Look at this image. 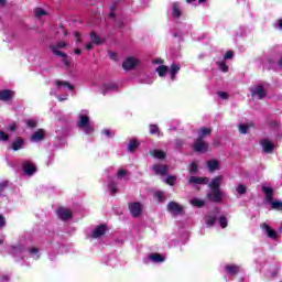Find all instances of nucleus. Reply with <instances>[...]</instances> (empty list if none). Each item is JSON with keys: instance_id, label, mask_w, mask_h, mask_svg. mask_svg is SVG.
Instances as JSON below:
<instances>
[{"instance_id": "f257e3e1", "label": "nucleus", "mask_w": 282, "mask_h": 282, "mask_svg": "<svg viewBox=\"0 0 282 282\" xmlns=\"http://www.w3.org/2000/svg\"><path fill=\"white\" fill-rule=\"evenodd\" d=\"M76 87L67 82V80H55V87L50 91L51 96H57V100L63 102V100H67V91H74Z\"/></svg>"}, {"instance_id": "f03ea898", "label": "nucleus", "mask_w": 282, "mask_h": 282, "mask_svg": "<svg viewBox=\"0 0 282 282\" xmlns=\"http://www.w3.org/2000/svg\"><path fill=\"white\" fill-rule=\"evenodd\" d=\"M76 124L77 129H79V131L85 135H94V131H96L91 120L89 119V110H80L78 112Z\"/></svg>"}, {"instance_id": "7ed1b4c3", "label": "nucleus", "mask_w": 282, "mask_h": 282, "mask_svg": "<svg viewBox=\"0 0 282 282\" xmlns=\"http://www.w3.org/2000/svg\"><path fill=\"white\" fill-rule=\"evenodd\" d=\"M91 87L96 88V91L102 94H109V91H118V85L116 82H105L102 79H96L91 83Z\"/></svg>"}, {"instance_id": "20e7f679", "label": "nucleus", "mask_w": 282, "mask_h": 282, "mask_svg": "<svg viewBox=\"0 0 282 282\" xmlns=\"http://www.w3.org/2000/svg\"><path fill=\"white\" fill-rule=\"evenodd\" d=\"M180 69H181L180 65L172 64L170 68L166 65H160L159 67H156L155 72L161 78H164V76L169 74L171 80H175Z\"/></svg>"}, {"instance_id": "39448f33", "label": "nucleus", "mask_w": 282, "mask_h": 282, "mask_svg": "<svg viewBox=\"0 0 282 282\" xmlns=\"http://www.w3.org/2000/svg\"><path fill=\"white\" fill-rule=\"evenodd\" d=\"M262 193H264L267 202H269V204H271V207L274 210H282V202L275 200L273 202V197H274V189H272V187L268 186V185H262Z\"/></svg>"}, {"instance_id": "423d86ee", "label": "nucleus", "mask_w": 282, "mask_h": 282, "mask_svg": "<svg viewBox=\"0 0 282 282\" xmlns=\"http://www.w3.org/2000/svg\"><path fill=\"white\" fill-rule=\"evenodd\" d=\"M63 47H67V44L65 42H58L57 45H51V52L55 54V56H62L63 63L66 67H69L72 64V61L67 56V54L61 52L59 50H63Z\"/></svg>"}, {"instance_id": "0eeeda50", "label": "nucleus", "mask_w": 282, "mask_h": 282, "mask_svg": "<svg viewBox=\"0 0 282 282\" xmlns=\"http://www.w3.org/2000/svg\"><path fill=\"white\" fill-rule=\"evenodd\" d=\"M207 199L216 204H221L224 202V193L221 189H210L207 193Z\"/></svg>"}, {"instance_id": "6e6552de", "label": "nucleus", "mask_w": 282, "mask_h": 282, "mask_svg": "<svg viewBox=\"0 0 282 282\" xmlns=\"http://www.w3.org/2000/svg\"><path fill=\"white\" fill-rule=\"evenodd\" d=\"M167 212L170 215H184V207L177 202H170L167 204Z\"/></svg>"}, {"instance_id": "1a4fd4ad", "label": "nucleus", "mask_w": 282, "mask_h": 282, "mask_svg": "<svg viewBox=\"0 0 282 282\" xmlns=\"http://www.w3.org/2000/svg\"><path fill=\"white\" fill-rule=\"evenodd\" d=\"M251 96L256 100H263V97L265 96V88L262 85H256L250 88Z\"/></svg>"}, {"instance_id": "9d476101", "label": "nucleus", "mask_w": 282, "mask_h": 282, "mask_svg": "<svg viewBox=\"0 0 282 282\" xmlns=\"http://www.w3.org/2000/svg\"><path fill=\"white\" fill-rule=\"evenodd\" d=\"M219 216V209H214L205 216V224L207 228H213L217 224V217Z\"/></svg>"}, {"instance_id": "9b49d317", "label": "nucleus", "mask_w": 282, "mask_h": 282, "mask_svg": "<svg viewBox=\"0 0 282 282\" xmlns=\"http://www.w3.org/2000/svg\"><path fill=\"white\" fill-rule=\"evenodd\" d=\"M193 149L194 151H196V153H208V149H210V145H208V143L204 141V139H197L194 142Z\"/></svg>"}, {"instance_id": "f8f14e48", "label": "nucleus", "mask_w": 282, "mask_h": 282, "mask_svg": "<svg viewBox=\"0 0 282 282\" xmlns=\"http://www.w3.org/2000/svg\"><path fill=\"white\" fill-rule=\"evenodd\" d=\"M138 65H140V61L138 58L128 57L123 62L122 67H123V69H126V72H129L131 69H135V67H138Z\"/></svg>"}, {"instance_id": "ddd939ff", "label": "nucleus", "mask_w": 282, "mask_h": 282, "mask_svg": "<svg viewBox=\"0 0 282 282\" xmlns=\"http://www.w3.org/2000/svg\"><path fill=\"white\" fill-rule=\"evenodd\" d=\"M261 229L264 232V235H267V237H269V239H279V232H276L274 229H272V227H270V225L263 223L261 225Z\"/></svg>"}, {"instance_id": "4468645a", "label": "nucleus", "mask_w": 282, "mask_h": 282, "mask_svg": "<svg viewBox=\"0 0 282 282\" xmlns=\"http://www.w3.org/2000/svg\"><path fill=\"white\" fill-rule=\"evenodd\" d=\"M35 19H44V17H50V8L47 7H36L33 10Z\"/></svg>"}, {"instance_id": "2eb2a0df", "label": "nucleus", "mask_w": 282, "mask_h": 282, "mask_svg": "<svg viewBox=\"0 0 282 282\" xmlns=\"http://www.w3.org/2000/svg\"><path fill=\"white\" fill-rule=\"evenodd\" d=\"M142 204L140 203H131L129 205V210L132 217H140V215H142Z\"/></svg>"}, {"instance_id": "dca6fc26", "label": "nucleus", "mask_w": 282, "mask_h": 282, "mask_svg": "<svg viewBox=\"0 0 282 282\" xmlns=\"http://www.w3.org/2000/svg\"><path fill=\"white\" fill-rule=\"evenodd\" d=\"M105 232H107V227L105 225H98L91 232L93 239H100L105 237Z\"/></svg>"}, {"instance_id": "f3484780", "label": "nucleus", "mask_w": 282, "mask_h": 282, "mask_svg": "<svg viewBox=\"0 0 282 282\" xmlns=\"http://www.w3.org/2000/svg\"><path fill=\"white\" fill-rule=\"evenodd\" d=\"M223 182H224V176L223 175L216 176L208 184V188L216 189V191H221L220 186H221Z\"/></svg>"}, {"instance_id": "a211bd4d", "label": "nucleus", "mask_w": 282, "mask_h": 282, "mask_svg": "<svg viewBox=\"0 0 282 282\" xmlns=\"http://www.w3.org/2000/svg\"><path fill=\"white\" fill-rule=\"evenodd\" d=\"M207 169L210 173H215V171H220L221 169V162L217 159H212L207 161Z\"/></svg>"}, {"instance_id": "6ab92c4d", "label": "nucleus", "mask_w": 282, "mask_h": 282, "mask_svg": "<svg viewBox=\"0 0 282 282\" xmlns=\"http://www.w3.org/2000/svg\"><path fill=\"white\" fill-rule=\"evenodd\" d=\"M23 171L25 173V175H33L36 173V165H34V163H32V161H25L23 163Z\"/></svg>"}, {"instance_id": "aec40b11", "label": "nucleus", "mask_w": 282, "mask_h": 282, "mask_svg": "<svg viewBox=\"0 0 282 282\" xmlns=\"http://www.w3.org/2000/svg\"><path fill=\"white\" fill-rule=\"evenodd\" d=\"M14 98V91L10 89L0 90V100L2 102H10Z\"/></svg>"}, {"instance_id": "412c9836", "label": "nucleus", "mask_w": 282, "mask_h": 282, "mask_svg": "<svg viewBox=\"0 0 282 282\" xmlns=\"http://www.w3.org/2000/svg\"><path fill=\"white\" fill-rule=\"evenodd\" d=\"M261 147H262V150L264 151V153H272V151H274V149H276V145L269 139H263L261 141Z\"/></svg>"}, {"instance_id": "4be33fe9", "label": "nucleus", "mask_w": 282, "mask_h": 282, "mask_svg": "<svg viewBox=\"0 0 282 282\" xmlns=\"http://www.w3.org/2000/svg\"><path fill=\"white\" fill-rule=\"evenodd\" d=\"M172 17L173 19H180L182 17V3L180 2L172 3Z\"/></svg>"}, {"instance_id": "5701e85b", "label": "nucleus", "mask_w": 282, "mask_h": 282, "mask_svg": "<svg viewBox=\"0 0 282 282\" xmlns=\"http://www.w3.org/2000/svg\"><path fill=\"white\" fill-rule=\"evenodd\" d=\"M32 142H41L45 140V130L39 129L36 130L32 137H31Z\"/></svg>"}, {"instance_id": "b1692460", "label": "nucleus", "mask_w": 282, "mask_h": 282, "mask_svg": "<svg viewBox=\"0 0 282 282\" xmlns=\"http://www.w3.org/2000/svg\"><path fill=\"white\" fill-rule=\"evenodd\" d=\"M57 215L59 219H63V221H67V219H72V210L67 208H59L57 210Z\"/></svg>"}, {"instance_id": "393cba45", "label": "nucleus", "mask_w": 282, "mask_h": 282, "mask_svg": "<svg viewBox=\"0 0 282 282\" xmlns=\"http://www.w3.org/2000/svg\"><path fill=\"white\" fill-rule=\"evenodd\" d=\"M107 188L111 195H116L118 193V182L112 178L108 180Z\"/></svg>"}, {"instance_id": "a878e982", "label": "nucleus", "mask_w": 282, "mask_h": 282, "mask_svg": "<svg viewBox=\"0 0 282 282\" xmlns=\"http://www.w3.org/2000/svg\"><path fill=\"white\" fill-rule=\"evenodd\" d=\"M150 261H153V263H164L166 261V258L160 253H152L149 256Z\"/></svg>"}, {"instance_id": "bb28decb", "label": "nucleus", "mask_w": 282, "mask_h": 282, "mask_svg": "<svg viewBox=\"0 0 282 282\" xmlns=\"http://www.w3.org/2000/svg\"><path fill=\"white\" fill-rule=\"evenodd\" d=\"M225 272L231 276H235V274H238L239 272V267H237V264H227L225 265Z\"/></svg>"}, {"instance_id": "cd10ccee", "label": "nucleus", "mask_w": 282, "mask_h": 282, "mask_svg": "<svg viewBox=\"0 0 282 282\" xmlns=\"http://www.w3.org/2000/svg\"><path fill=\"white\" fill-rule=\"evenodd\" d=\"M153 171L156 173V175H166L169 167L166 165L156 164L153 166Z\"/></svg>"}, {"instance_id": "c85d7f7f", "label": "nucleus", "mask_w": 282, "mask_h": 282, "mask_svg": "<svg viewBox=\"0 0 282 282\" xmlns=\"http://www.w3.org/2000/svg\"><path fill=\"white\" fill-rule=\"evenodd\" d=\"M13 257H23L25 254V248L22 245H18L12 248Z\"/></svg>"}, {"instance_id": "c756f323", "label": "nucleus", "mask_w": 282, "mask_h": 282, "mask_svg": "<svg viewBox=\"0 0 282 282\" xmlns=\"http://www.w3.org/2000/svg\"><path fill=\"white\" fill-rule=\"evenodd\" d=\"M189 184H208V177L191 176Z\"/></svg>"}, {"instance_id": "7c9ffc66", "label": "nucleus", "mask_w": 282, "mask_h": 282, "mask_svg": "<svg viewBox=\"0 0 282 282\" xmlns=\"http://www.w3.org/2000/svg\"><path fill=\"white\" fill-rule=\"evenodd\" d=\"M117 178L119 180H123L124 182H128L129 181V171L120 167L118 171H117Z\"/></svg>"}, {"instance_id": "2f4dec72", "label": "nucleus", "mask_w": 282, "mask_h": 282, "mask_svg": "<svg viewBox=\"0 0 282 282\" xmlns=\"http://www.w3.org/2000/svg\"><path fill=\"white\" fill-rule=\"evenodd\" d=\"M25 147V141L21 138H18L15 141L12 143V150L13 151H20V149H23Z\"/></svg>"}, {"instance_id": "473e14b6", "label": "nucleus", "mask_w": 282, "mask_h": 282, "mask_svg": "<svg viewBox=\"0 0 282 282\" xmlns=\"http://www.w3.org/2000/svg\"><path fill=\"white\" fill-rule=\"evenodd\" d=\"M138 147H140V141L132 139V140H130V142L128 144V151L130 153H133L134 151H137Z\"/></svg>"}, {"instance_id": "72a5a7b5", "label": "nucleus", "mask_w": 282, "mask_h": 282, "mask_svg": "<svg viewBox=\"0 0 282 282\" xmlns=\"http://www.w3.org/2000/svg\"><path fill=\"white\" fill-rule=\"evenodd\" d=\"M213 130L209 128H200L198 131V140H204V138H208Z\"/></svg>"}, {"instance_id": "f704fd0d", "label": "nucleus", "mask_w": 282, "mask_h": 282, "mask_svg": "<svg viewBox=\"0 0 282 282\" xmlns=\"http://www.w3.org/2000/svg\"><path fill=\"white\" fill-rule=\"evenodd\" d=\"M189 204H192V206H196V208H203V206H206V200L202 198H192Z\"/></svg>"}, {"instance_id": "c9c22d12", "label": "nucleus", "mask_w": 282, "mask_h": 282, "mask_svg": "<svg viewBox=\"0 0 282 282\" xmlns=\"http://www.w3.org/2000/svg\"><path fill=\"white\" fill-rule=\"evenodd\" d=\"M90 39L93 43H95V45H102V43H105V39L100 37L98 34L94 32L90 34Z\"/></svg>"}, {"instance_id": "e433bc0d", "label": "nucleus", "mask_w": 282, "mask_h": 282, "mask_svg": "<svg viewBox=\"0 0 282 282\" xmlns=\"http://www.w3.org/2000/svg\"><path fill=\"white\" fill-rule=\"evenodd\" d=\"M236 193L237 195H246V193H248V186H246L245 184H238L236 186Z\"/></svg>"}, {"instance_id": "4c0bfd02", "label": "nucleus", "mask_w": 282, "mask_h": 282, "mask_svg": "<svg viewBox=\"0 0 282 282\" xmlns=\"http://www.w3.org/2000/svg\"><path fill=\"white\" fill-rule=\"evenodd\" d=\"M152 155H153V158H156V160H164V158H166V153H164L161 150L152 151Z\"/></svg>"}, {"instance_id": "58836bf2", "label": "nucleus", "mask_w": 282, "mask_h": 282, "mask_svg": "<svg viewBox=\"0 0 282 282\" xmlns=\"http://www.w3.org/2000/svg\"><path fill=\"white\" fill-rule=\"evenodd\" d=\"M248 129H250V124L248 123H241L238 126L239 133L246 134L248 133Z\"/></svg>"}, {"instance_id": "ea45409f", "label": "nucleus", "mask_w": 282, "mask_h": 282, "mask_svg": "<svg viewBox=\"0 0 282 282\" xmlns=\"http://www.w3.org/2000/svg\"><path fill=\"white\" fill-rule=\"evenodd\" d=\"M29 254H31V257L33 259H39L41 257V254L39 253V248L33 247L29 250Z\"/></svg>"}, {"instance_id": "a19ab883", "label": "nucleus", "mask_w": 282, "mask_h": 282, "mask_svg": "<svg viewBox=\"0 0 282 282\" xmlns=\"http://www.w3.org/2000/svg\"><path fill=\"white\" fill-rule=\"evenodd\" d=\"M220 228H228V218L226 216L219 217Z\"/></svg>"}, {"instance_id": "79ce46f5", "label": "nucleus", "mask_w": 282, "mask_h": 282, "mask_svg": "<svg viewBox=\"0 0 282 282\" xmlns=\"http://www.w3.org/2000/svg\"><path fill=\"white\" fill-rule=\"evenodd\" d=\"M217 66L219 67L220 70H223L225 74L228 73V66L226 65V62H217Z\"/></svg>"}, {"instance_id": "37998d69", "label": "nucleus", "mask_w": 282, "mask_h": 282, "mask_svg": "<svg viewBox=\"0 0 282 282\" xmlns=\"http://www.w3.org/2000/svg\"><path fill=\"white\" fill-rule=\"evenodd\" d=\"M101 133H102V135H105L106 138H113V135H115L113 130H109V129H104V130L101 131Z\"/></svg>"}, {"instance_id": "c03bdc74", "label": "nucleus", "mask_w": 282, "mask_h": 282, "mask_svg": "<svg viewBox=\"0 0 282 282\" xmlns=\"http://www.w3.org/2000/svg\"><path fill=\"white\" fill-rule=\"evenodd\" d=\"M0 140L1 142H8L10 140V135H8L3 130H0Z\"/></svg>"}, {"instance_id": "a18cd8bd", "label": "nucleus", "mask_w": 282, "mask_h": 282, "mask_svg": "<svg viewBox=\"0 0 282 282\" xmlns=\"http://www.w3.org/2000/svg\"><path fill=\"white\" fill-rule=\"evenodd\" d=\"M165 182H166V184H169L170 186H173V185L175 184V182H177V177H175V176H167V177L165 178Z\"/></svg>"}, {"instance_id": "49530a36", "label": "nucleus", "mask_w": 282, "mask_h": 282, "mask_svg": "<svg viewBox=\"0 0 282 282\" xmlns=\"http://www.w3.org/2000/svg\"><path fill=\"white\" fill-rule=\"evenodd\" d=\"M150 133H151V135H155V134L160 133V128L155 124H151L150 126Z\"/></svg>"}, {"instance_id": "de8ad7c7", "label": "nucleus", "mask_w": 282, "mask_h": 282, "mask_svg": "<svg viewBox=\"0 0 282 282\" xmlns=\"http://www.w3.org/2000/svg\"><path fill=\"white\" fill-rule=\"evenodd\" d=\"M143 85H153V77L147 76L144 79H140Z\"/></svg>"}, {"instance_id": "09e8293b", "label": "nucleus", "mask_w": 282, "mask_h": 282, "mask_svg": "<svg viewBox=\"0 0 282 282\" xmlns=\"http://www.w3.org/2000/svg\"><path fill=\"white\" fill-rule=\"evenodd\" d=\"M26 126L29 127V129H34L36 127V120L34 119H29L26 121Z\"/></svg>"}, {"instance_id": "8fccbe9b", "label": "nucleus", "mask_w": 282, "mask_h": 282, "mask_svg": "<svg viewBox=\"0 0 282 282\" xmlns=\"http://www.w3.org/2000/svg\"><path fill=\"white\" fill-rule=\"evenodd\" d=\"M235 56V53L232 51H228L225 53L224 59L225 61H230Z\"/></svg>"}, {"instance_id": "3c124183", "label": "nucleus", "mask_w": 282, "mask_h": 282, "mask_svg": "<svg viewBox=\"0 0 282 282\" xmlns=\"http://www.w3.org/2000/svg\"><path fill=\"white\" fill-rule=\"evenodd\" d=\"M155 197H156L158 202H164V193L156 192Z\"/></svg>"}, {"instance_id": "603ef678", "label": "nucleus", "mask_w": 282, "mask_h": 282, "mask_svg": "<svg viewBox=\"0 0 282 282\" xmlns=\"http://www.w3.org/2000/svg\"><path fill=\"white\" fill-rule=\"evenodd\" d=\"M219 98H221L223 100H228V93L226 91H219L218 93Z\"/></svg>"}, {"instance_id": "864d4df0", "label": "nucleus", "mask_w": 282, "mask_h": 282, "mask_svg": "<svg viewBox=\"0 0 282 282\" xmlns=\"http://www.w3.org/2000/svg\"><path fill=\"white\" fill-rule=\"evenodd\" d=\"M189 173H197V163H192L191 164Z\"/></svg>"}, {"instance_id": "5fc2aeb1", "label": "nucleus", "mask_w": 282, "mask_h": 282, "mask_svg": "<svg viewBox=\"0 0 282 282\" xmlns=\"http://www.w3.org/2000/svg\"><path fill=\"white\" fill-rule=\"evenodd\" d=\"M1 228H6V217L3 215H0V230Z\"/></svg>"}, {"instance_id": "6e6d98bb", "label": "nucleus", "mask_w": 282, "mask_h": 282, "mask_svg": "<svg viewBox=\"0 0 282 282\" xmlns=\"http://www.w3.org/2000/svg\"><path fill=\"white\" fill-rule=\"evenodd\" d=\"M108 54L112 61H118V54H116L113 51H109Z\"/></svg>"}, {"instance_id": "4d7b16f0", "label": "nucleus", "mask_w": 282, "mask_h": 282, "mask_svg": "<svg viewBox=\"0 0 282 282\" xmlns=\"http://www.w3.org/2000/svg\"><path fill=\"white\" fill-rule=\"evenodd\" d=\"M274 28H275V30H282V20L275 21Z\"/></svg>"}, {"instance_id": "13d9d810", "label": "nucleus", "mask_w": 282, "mask_h": 282, "mask_svg": "<svg viewBox=\"0 0 282 282\" xmlns=\"http://www.w3.org/2000/svg\"><path fill=\"white\" fill-rule=\"evenodd\" d=\"M175 147H176L177 149H180V147H184V141L177 139V140L175 141Z\"/></svg>"}, {"instance_id": "bf43d9fd", "label": "nucleus", "mask_w": 282, "mask_h": 282, "mask_svg": "<svg viewBox=\"0 0 282 282\" xmlns=\"http://www.w3.org/2000/svg\"><path fill=\"white\" fill-rule=\"evenodd\" d=\"M9 131H17V123H11L9 127H8Z\"/></svg>"}, {"instance_id": "052dcab7", "label": "nucleus", "mask_w": 282, "mask_h": 282, "mask_svg": "<svg viewBox=\"0 0 282 282\" xmlns=\"http://www.w3.org/2000/svg\"><path fill=\"white\" fill-rule=\"evenodd\" d=\"M6 186H8V182H6V181L0 182V191H3V188H6Z\"/></svg>"}, {"instance_id": "680f3d73", "label": "nucleus", "mask_w": 282, "mask_h": 282, "mask_svg": "<svg viewBox=\"0 0 282 282\" xmlns=\"http://www.w3.org/2000/svg\"><path fill=\"white\" fill-rule=\"evenodd\" d=\"M0 281L8 282V281H10V276L9 275H2Z\"/></svg>"}, {"instance_id": "e2e57ef3", "label": "nucleus", "mask_w": 282, "mask_h": 282, "mask_svg": "<svg viewBox=\"0 0 282 282\" xmlns=\"http://www.w3.org/2000/svg\"><path fill=\"white\" fill-rule=\"evenodd\" d=\"M76 43H80V33H75Z\"/></svg>"}, {"instance_id": "0e129e2a", "label": "nucleus", "mask_w": 282, "mask_h": 282, "mask_svg": "<svg viewBox=\"0 0 282 282\" xmlns=\"http://www.w3.org/2000/svg\"><path fill=\"white\" fill-rule=\"evenodd\" d=\"M86 50H94V43L89 42L86 44Z\"/></svg>"}, {"instance_id": "69168bd1", "label": "nucleus", "mask_w": 282, "mask_h": 282, "mask_svg": "<svg viewBox=\"0 0 282 282\" xmlns=\"http://www.w3.org/2000/svg\"><path fill=\"white\" fill-rule=\"evenodd\" d=\"M110 10H111V12H110L109 17H110V19H113V17H116V14L113 13L115 8L111 7Z\"/></svg>"}, {"instance_id": "338daca9", "label": "nucleus", "mask_w": 282, "mask_h": 282, "mask_svg": "<svg viewBox=\"0 0 282 282\" xmlns=\"http://www.w3.org/2000/svg\"><path fill=\"white\" fill-rule=\"evenodd\" d=\"M75 54L80 55V54H83V51L77 48V50H75Z\"/></svg>"}, {"instance_id": "774afa93", "label": "nucleus", "mask_w": 282, "mask_h": 282, "mask_svg": "<svg viewBox=\"0 0 282 282\" xmlns=\"http://www.w3.org/2000/svg\"><path fill=\"white\" fill-rule=\"evenodd\" d=\"M0 6L1 7L6 6V0H0Z\"/></svg>"}]
</instances>
